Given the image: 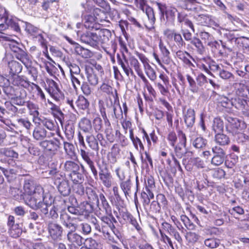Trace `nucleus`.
I'll return each mask as SVG.
<instances>
[{"label": "nucleus", "mask_w": 249, "mask_h": 249, "mask_svg": "<svg viewBox=\"0 0 249 249\" xmlns=\"http://www.w3.org/2000/svg\"><path fill=\"white\" fill-rule=\"evenodd\" d=\"M184 122L188 127L192 126L195 121V113L193 109L189 108L184 112Z\"/></svg>", "instance_id": "nucleus-22"}, {"label": "nucleus", "mask_w": 249, "mask_h": 249, "mask_svg": "<svg viewBox=\"0 0 249 249\" xmlns=\"http://www.w3.org/2000/svg\"><path fill=\"white\" fill-rule=\"evenodd\" d=\"M157 202L159 203L160 205L162 207L163 209H167L168 201L165 196L163 194H160L157 196Z\"/></svg>", "instance_id": "nucleus-62"}, {"label": "nucleus", "mask_w": 249, "mask_h": 249, "mask_svg": "<svg viewBox=\"0 0 249 249\" xmlns=\"http://www.w3.org/2000/svg\"><path fill=\"white\" fill-rule=\"evenodd\" d=\"M226 119L228 122L226 128L232 133H236L238 130H241L244 126V123L236 118L228 116Z\"/></svg>", "instance_id": "nucleus-14"}, {"label": "nucleus", "mask_w": 249, "mask_h": 249, "mask_svg": "<svg viewBox=\"0 0 249 249\" xmlns=\"http://www.w3.org/2000/svg\"><path fill=\"white\" fill-rule=\"evenodd\" d=\"M110 231H111L108 227H107L106 225H102V232L104 234L105 239L107 241L108 243H114L115 240L114 237L111 235Z\"/></svg>", "instance_id": "nucleus-46"}, {"label": "nucleus", "mask_w": 249, "mask_h": 249, "mask_svg": "<svg viewBox=\"0 0 249 249\" xmlns=\"http://www.w3.org/2000/svg\"><path fill=\"white\" fill-rule=\"evenodd\" d=\"M65 134L68 140H71L74 134V127L72 125H67L65 127Z\"/></svg>", "instance_id": "nucleus-63"}, {"label": "nucleus", "mask_w": 249, "mask_h": 249, "mask_svg": "<svg viewBox=\"0 0 249 249\" xmlns=\"http://www.w3.org/2000/svg\"><path fill=\"white\" fill-rule=\"evenodd\" d=\"M19 83L20 84V82ZM20 84H21V87H23L24 89H27L29 91H31L34 89H36L37 91V96L40 98L41 101L43 102L46 101V99L45 94L38 85L34 83H30L28 81H24L23 80L20 81Z\"/></svg>", "instance_id": "nucleus-13"}, {"label": "nucleus", "mask_w": 249, "mask_h": 249, "mask_svg": "<svg viewBox=\"0 0 249 249\" xmlns=\"http://www.w3.org/2000/svg\"><path fill=\"white\" fill-rule=\"evenodd\" d=\"M231 104L237 109L241 110L245 115L249 116V101L234 97L231 99Z\"/></svg>", "instance_id": "nucleus-9"}, {"label": "nucleus", "mask_w": 249, "mask_h": 249, "mask_svg": "<svg viewBox=\"0 0 249 249\" xmlns=\"http://www.w3.org/2000/svg\"><path fill=\"white\" fill-rule=\"evenodd\" d=\"M162 225L163 229L160 230L162 239L164 242L168 243L171 246V240L170 238L171 226L167 223H164Z\"/></svg>", "instance_id": "nucleus-19"}, {"label": "nucleus", "mask_w": 249, "mask_h": 249, "mask_svg": "<svg viewBox=\"0 0 249 249\" xmlns=\"http://www.w3.org/2000/svg\"><path fill=\"white\" fill-rule=\"evenodd\" d=\"M101 44L107 42L111 36V32L107 29H101L97 30Z\"/></svg>", "instance_id": "nucleus-28"}, {"label": "nucleus", "mask_w": 249, "mask_h": 249, "mask_svg": "<svg viewBox=\"0 0 249 249\" xmlns=\"http://www.w3.org/2000/svg\"><path fill=\"white\" fill-rule=\"evenodd\" d=\"M131 186L132 184L129 179L125 181H122L120 183V187L126 198L127 196H129L131 194Z\"/></svg>", "instance_id": "nucleus-37"}, {"label": "nucleus", "mask_w": 249, "mask_h": 249, "mask_svg": "<svg viewBox=\"0 0 249 249\" xmlns=\"http://www.w3.org/2000/svg\"><path fill=\"white\" fill-rule=\"evenodd\" d=\"M25 106L29 110V113L31 115L33 116L34 117H37L39 113L38 111V107L37 106L31 101H27Z\"/></svg>", "instance_id": "nucleus-43"}, {"label": "nucleus", "mask_w": 249, "mask_h": 249, "mask_svg": "<svg viewBox=\"0 0 249 249\" xmlns=\"http://www.w3.org/2000/svg\"><path fill=\"white\" fill-rule=\"evenodd\" d=\"M0 19H4L5 23L0 24V31H3L6 29L11 28L13 30L18 32L20 28L16 19L9 18L6 9L0 5Z\"/></svg>", "instance_id": "nucleus-4"}, {"label": "nucleus", "mask_w": 249, "mask_h": 249, "mask_svg": "<svg viewBox=\"0 0 249 249\" xmlns=\"http://www.w3.org/2000/svg\"><path fill=\"white\" fill-rule=\"evenodd\" d=\"M186 240L190 243L196 242L198 238V235L195 232H189L186 233L185 236Z\"/></svg>", "instance_id": "nucleus-64"}, {"label": "nucleus", "mask_w": 249, "mask_h": 249, "mask_svg": "<svg viewBox=\"0 0 249 249\" xmlns=\"http://www.w3.org/2000/svg\"><path fill=\"white\" fill-rule=\"evenodd\" d=\"M212 128L215 133L222 132L224 128V124L222 120L219 118H215L213 120Z\"/></svg>", "instance_id": "nucleus-39"}, {"label": "nucleus", "mask_w": 249, "mask_h": 249, "mask_svg": "<svg viewBox=\"0 0 249 249\" xmlns=\"http://www.w3.org/2000/svg\"><path fill=\"white\" fill-rule=\"evenodd\" d=\"M100 179L102 183L107 188H109L112 184V177L110 174L107 172H104L103 170H101L99 173Z\"/></svg>", "instance_id": "nucleus-23"}, {"label": "nucleus", "mask_w": 249, "mask_h": 249, "mask_svg": "<svg viewBox=\"0 0 249 249\" xmlns=\"http://www.w3.org/2000/svg\"><path fill=\"white\" fill-rule=\"evenodd\" d=\"M214 141L216 143L221 146L228 145L230 142L229 137L221 132L215 134Z\"/></svg>", "instance_id": "nucleus-27"}, {"label": "nucleus", "mask_w": 249, "mask_h": 249, "mask_svg": "<svg viewBox=\"0 0 249 249\" xmlns=\"http://www.w3.org/2000/svg\"><path fill=\"white\" fill-rule=\"evenodd\" d=\"M60 142L59 140L54 139L51 140H45L40 142V146L46 151L54 153L59 147Z\"/></svg>", "instance_id": "nucleus-15"}, {"label": "nucleus", "mask_w": 249, "mask_h": 249, "mask_svg": "<svg viewBox=\"0 0 249 249\" xmlns=\"http://www.w3.org/2000/svg\"><path fill=\"white\" fill-rule=\"evenodd\" d=\"M3 40L8 42L7 43L5 44V45L6 46V47H9V49L15 53H17L22 50L18 46L19 44L17 42L15 41L13 39L11 38V36H5L4 34L0 32V41Z\"/></svg>", "instance_id": "nucleus-16"}, {"label": "nucleus", "mask_w": 249, "mask_h": 249, "mask_svg": "<svg viewBox=\"0 0 249 249\" xmlns=\"http://www.w3.org/2000/svg\"><path fill=\"white\" fill-rule=\"evenodd\" d=\"M79 125L81 129L85 132H88L91 129V122L89 120L85 118L81 120Z\"/></svg>", "instance_id": "nucleus-44"}, {"label": "nucleus", "mask_w": 249, "mask_h": 249, "mask_svg": "<svg viewBox=\"0 0 249 249\" xmlns=\"http://www.w3.org/2000/svg\"><path fill=\"white\" fill-rule=\"evenodd\" d=\"M53 201V198L49 194H43L39 201L36 200V207L31 208L34 210L40 209L42 213L47 214L48 213V207Z\"/></svg>", "instance_id": "nucleus-6"}, {"label": "nucleus", "mask_w": 249, "mask_h": 249, "mask_svg": "<svg viewBox=\"0 0 249 249\" xmlns=\"http://www.w3.org/2000/svg\"><path fill=\"white\" fill-rule=\"evenodd\" d=\"M135 1L139 5L140 9L145 13L148 18V20L145 23V27L149 30L153 29L156 19L153 8L146 4V0H135Z\"/></svg>", "instance_id": "nucleus-5"}, {"label": "nucleus", "mask_w": 249, "mask_h": 249, "mask_svg": "<svg viewBox=\"0 0 249 249\" xmlns=\"http://www.w3.org/2000/svg\"><path fill=\"white\" fill-rule=\"evenodd\" d=\"M86 194L90 203L93 205H99V200L98 196L91 188H87Z\"/></svg>", "instance_id": "nucleus-35"}, {"label": "nucleus", "mask_w": 249, "mask_h": 249, "mask_svg": "<svg viewBox=\"0 0 249 249\" xmlns=\"http://www.w3.org/2000/svg\"><path fill=\"white\" fill-rule=\"evenodd\" d=\"M104 13L99 9L94 10L93 16L92 15H87L84 19V25L85 27L91 31H94L100 29L101 25L98 23L99 21H102L101 15H104Z\"/></svg>", "instance_id": "nucleus-2"}, {"label": "nucleus", "mask_w": 249, "mask_h": 249, "mask_svg": "<svg viewBox=\"0 0 249 249\" xmlns=\"http://www.w3.org/2000/svg\"><path fill=\"white\" fill-rule=\"evenodd\" d=\"M80 88L83 94L86 96L90 95L93 91V89L89 86V84L86 82H83Z\"/></svg>", "instance_id": "nucleus-59"}, {"label": "nucleus", "mask_w": 249, "mask_h": 249, "mask_svg": "<svg viewBox=\"0 0 249 249\" xmlns=\"http://www.w3.org/2000/svg\"><path fill=\"white\" fill-rule=\"evenodd\" d=\"M57 188L59 193L64 196H69L71 193V188L68 181L63 180L60 182Z\"/></svg>", "instance_id": "nucleus-30"}, {"label": "nucleus", "mask_w": 249, "mask_h": 249, "mask_svg": "<svg viewBox=\"0 0 249 249\" xmlns=\"http://www.w3.org/2000/svg\"><path fill=\"white\" fill-rule=\"evenodd\" d=\"M94 31H91L84 33L80 36V40L82 42L92 46V36L94 35Z\"/></svg>", "instance_id": "nucleus-38"}, {"label": "nucleus", "mask_w": 249, "mask_h": 249, "mask_svg": "<svg viewBox=\"0 0 249 249\" xmlns=\"http://www.w3.org/2000/svg\"><path fill=\"white\" fill-rule=\"evenodd\" d=\"M144 69L148 78L152 81L155 80L157 78L156 72L149 64L144 67Z\"/></svg>", "instance_id": "nucleus-53"}, {"label": "nucleus", "mask_w": 249, "mask_h": 249, "mask_svg": "<svg viewBox=\"0 0 249 249\" xmlns=\"http://www.w3.org/2000/svg\"><path fill=\"white\" fill-rule=\"evenodd\" d=\"M47 131L41 126H36L34 128L33 136L36 140H42L47 136Z\"/></svg>", "instance_id": "nucleus-26"}, {"label": "nucleus", "mask_w": 249, "mask_h": 249, "mask_svg": "<svg viewBox=\"0 0 249 249\" xmlns=\"http://www.w3.org/2000/svg\"><path fill=\"white\" fill-rule=\"evenodd\" d=\"M108 214V216H104L101 217V220L103 222V224L106 225L108 227L110 230L116 235L115 227L114 225V223H116L117 221L114 216L111 214V213Z\"/></svg>", "instance_id": "nucleus-21"}, {"label": "nucleus", "mask_w": 249, "mask_h": 249, "mask_svg": "<svg viewBox=\"0 0 249 249\" xmlns=\"http://www.w3.org/2000/svg\"><path fill=\"white\" fill-rule=\"evenodd\" d=\"M70 177L74 184L83 183L84 180L83 175L78 172L70 173Z\"/></svg>", "instance_id": "nucleus-50"}, {"label": "nucleus", "mask_w": 249, "mask_h": 249, "mask_svg": "<svg viewBox=\"0 0 249 249\" xmlns=\"http://www.w3.org/2000/svg\"><path fill=\"white\" fill-rule=\"evenodd\" d=\"M85 71L88 83L91 86H96L98 84L99 78L93 68L90 66L86 65L85 66Z\"/></svg>", "instance_id": "nucleus-17"}, {"label": "nucleus", "mask_w": 249, "mask_h": 249, "mask_svg": "<svg viewBox=\"0 0 249 249\" xmlns=\"http://www.w3.org/2000/svg\"><path fill=\"white\" fill-rule=\"evenodd\" d=\"M24 28L25 31L33 37H35L36 35H39V34L41 30L28 22H25Z\"/></svg>", "instance_id": "nucleus-32"}, {"label": "nucleus", "mask_w": 249, "mask_h": 249, "mask_svg": "<svg viewBox=\"0 0 249 249\" xmlns=\"http://www.w3.org/2000/svg\"><path fill=\"white\" fill-rule=\"evenodd\" d=\"M7 225L9 228L8 233L13 238L19 237L22 233V229L19 224H15V217L13 215H9L8 218Z\"/></svg>", "instance_id": "nucleus-7"}, {"label": "nucleus", "mask_w": 249, "mask_h": 249, "mask_svg": "<svg viewBox=\"0 0 249 249\" xmlns=\"http://www.w3.org/2000/svg\"><path fill=\"white\" fill-rule=\"evenodd\" d=\"M226 155H214L211 160V163L214 166H219L224 161Z\"/></svg>", "instance_id": "nucleus-55"}, {"label": "nucleus", "mask_w": 249, "mask_h": 249, "mask_svg": "<svg viewBox=\"0 0 249 249\" xmlns=\"http://www.w3.org/2000/svg\"><path fill=\"white\" fill-rule=\"evenodd\" d=\"M160 50L162 53V54L163 55V62L165 64H166L167 65H169L170 67V63L171 61L169 57V55L170 54V52L169 50L166 48V47L164 46H163L162 44L160 45Z\"/></svg>", "instance_id": "nucleus-49"}, {"label": "nucleus", "mask_w": 249, "mask_h": 249, "mask_svg": "<svg viewBox=\"0 0 249 249\" xmlns=\"http://www.w3.org/2000/svg\"><path fill=\"white\" fill-rule=\"evenodd\" d=\"M201 18L204 20V24L209 26H212L214 27H218L219 25L212 19L210 16L207 15H202L201 16Z\"/></svg>", "instance_id": "nucleus-56"}, {"label": "nucleus", "mask_w": 249, "mask_h": 249, "mask_svg": "<svg viewBox=\"0 0 249 249\" xmlns=\"http://www.w3.org/2000/svg\"><path fill=\"white\" fill-rule=\"evenodd\" d=\"M86 142L89 147L92 150L98 151L99 150V145L97 140L93 135H89L86 136Z\"/></svg>", "instance_id": "nucleus-36"}, {"label": "nucleus", "mask_w": 249, "mask_h": 249, "mask_svg": "<svg viewBox=\"0 0 249 249\" xmlns=\"http://www.w3.org/2000/svg\"><path fill=\"white\" fill-rule=\"evenodd\" d=\"M199 36L204 41V43L210 45L211 42L213 40V36L208 32L205 31H201L199 33Z\"/></svg>", "instance_id": "nucleus-52"}, {"label": "nucleus", "mask_w": 249, "mask_h": 249, "mask_svg": "<svg viewBox=\"0 0 249 249\" xmlns=\"http://www.w3.org/2000/svg\"><path fill=\"white\" fill-rule=\"evenodd\" d=\"M219 77L225 80H228L230 82L235 81V77L231 72L227 71L223 69H221L218 72Z\"/></svg>", "instance_id": "nucleus-42"}, {"label": "nucleus", "mask_w": 249, "mask_h": 249, "mask_svg": "<svg viewBox=\"0 0 249 249\" xmlns=\"http://www.w3.org/2000/svg\"><path fill=\"white\" fill-rule=\"evenodd\" d=\"M13 86L9 85L5 86L2 88L3 90L4 93L9 97H13L15 94L18 89V88L21 87V86H18L13 84Z\"/></svg>", "instance_id": "nucleus-41"}, {"label": "nucleus", "mask_w": 249, "mask_h": 249, "mask_svg": "<svg viewBox=\"0 0 249 249\" xmlns=\"http://www.w3.org/2000/svg\"><path fill=\"white\" fill-rule=\"evenodd\" d=\"M129 61L131 66L134 69L137 74L142 71L141 68L140 63L135 57L131 56L129 58Z\"/></svg>", "instance_id": "nucleus-54"}, {"label": "nucleus", "mask_w": 249, "mask_h": 249, "mask_svg": "<svg viewBox=\"0 0 249 249\" xmlns=\"http://www.w3.org/2000/svg\"><path fill=\"white\" fill-rule=\"evenodd\" d=\"M64 169L70 173L78 172L79 170V166L74 161L71 160L66 161L64 165Z\"/></svg>", "instance_id": "nucleus-31"}, {"label": "nucleus", "mask_w": 249, "mask_h": 249, "mask_svg": "<svg viewBox=\"0 0 249 249\" xmlns=\"http://www.w3.org/2000/svg\"><path fill=\"white\" fill-rule=\"evenodd\" d=\"M16 57L19 59L26 67L29 64V59L27 53L22 49L16 54Z\"/></svg>", "instance_id": "nucleus-51"}, {"label": "nucleus", "mask_w": 249, "mask_h": 249, "mask_svg": "<svg viewBox=\"0 0 249 249\" xmlns=\"http://www.w3.org/2000/svg\"><path fill=\"white\" fill-rule=\"evenodd\" d=\"M48 230L49 235L53 240L61 239L63 229L60 225L55 222H49Z\"/></svg>", "instance_id": "nucleus-10"}, {"label": "nucleus", "mask_w": 249, "mask_h": 249, "mask_svg": "<svg viewBox=\"0 0 249 249\" xmlns=\"http://www.w3.org/2000/svg\"><path fill=\"white\" fill-rule=\"evenodd\" d=\"M230 213L234 217H236L240 215H242L244 213L243 208L239 206L232 208L229 210Z\"/></svg>", "instance_id": "nucleus-58"}, {"label": "nucleus", "mask_w": 249, "mask_h": 249, "mask_svg": "<svg viewBox=\"0 0 249 249\" xmlns=\"http://www.w3.org/2000/svg\"><path fill=\"white\" fill-rule=\"evenodd\" d=\"M117 57L118 64L121 66L125 74L127 76H129L130 74L132 76H135L134 73L132 69L129 66L128 64V60L124 54H122V56H120L119 54H118Z\"/></svg>", "instance_id": "nucleus-18"}, {"label": "nucleus", "mask_w": 249, "mask_h": 249, "mask_svg": "<svg viewBox=\"0 0 249 249\" xmlns=\"http://www.w3.org/2000/svg\"><path fill=\"white\" fill-rule=\"evenodd\" d=\"M76 230H70L67 233V238L68 241V245L71 249H73L76 247L81 246L83 243V237L75 232Z\"/></svg>", "instance_id": "nucleus-8"}, {"label": "nucleus", "mask_w": 249, "mask_h": 249, "mask_svg": "<svg viewBox=\"0 0 249 249\" xmlns=\"http://www.w3.org/2000/svg\"><path fill=\"white\" fill-rule=\"evenodd\" d=\"M75 104L79 109L86 110L89 108V103L84 96L80 95L75 102Z\"/></svg>", "instance_id": "nucleus-34"}, {"label": "nucleus", "mask_w": 249, "mask_h": 249, "mask_svg": "<svg viewBox=\"0 0 249 249\" xmlns=\"http://www.w3.org/2000/svg\"><path fill=\"white\" fill-rule=\"evenodd\" d=\"M126 216L130 224L135 228L138 233L142 237L144 235L143 231L136 219L131 214L128 213L126 214Z\"/></svg>", "instance_id": "nucleus-29"}, {"label": "nucleus", "mask_w": 249, "mask_h": 249, "mask_svg": "<svg viewBox=\"0 0 249 249\" xmlns=\"http://www.w3.org/2000/svg\"><path fill=\"white\" fill-rule=\"evenodd\" d=\"M23 190L24 192L23 193L19 189H16L17 195L14 196V198L18 201L24 200L30 208H36V200L39 201L44 194L43 187L33 179H26L24 181Z\"/></svg>", "instance_id": "nucleus-1"}, {"label": "nucleus", "mask_w": 249, "mask_h": 249, "mask_svg": "<svg viewBox=\"0 0 249 249\" xmlns=\"http://www.w3.org/2000/svg\"><path fill=\"white\" fill-rule=\"evenodd\" d=\"M205 245L210 248H215L219 246V241L215 238H208L205 240Z\"/></svg>", "instance_id": "nucleus-61"}, {"label": "nucleus", "mask_w": 249, "mask_h": 249, "mask_svg": "<svg viewBox=\"0 0 249 249\" xmlns=\"http://www.w3.org/2000/svg\"><path fill=\"white\" fill-rule=\"evenodd\" d=\"M191 43L195 46L198 53L200 54H203L205 52V48L199 38L197 37H194L192 39Z\"/></svg>", "instance_id": "nucleus-45"}, {"label": "nucleus", "mask_w": 249, "mask_h": 249, "mask_svg": "<svg viewBox=\"0 0 249 249\" xmlns=\"http://www.w3.org/2000/svg\"><path fill=\"white\" fill-rule=\"evenodd\" d=\"M64 148L66 154L71 159H73L76 155L74 145L70 142H64Z\"/></svg>", "instance_id": "nucleus-40"}, {"label": "nucleus", "mask_w": 249, "mask_h": 249, "mask_svg": "<svg viewBox=\"0 0 249 249\" xmlns=\"http://www.w3.org/2000/svg\"><path fill=\"white\" fill-rule=\"evenodd\" d=\"M42 125L50 130H54L56 128V122L55 121L45 118L41 120Z\"/></svg>", "instance_id": "nucleus-48"}, {"label": "nucleus", "mask_w": 249, "mask_h": 249, "mask_svg": "<svg viewBox=\"0 0 249 249\" xmlns=\"http://www.w3.org/2000/svg\"><path fill=\"white\" fill-rule=\"evenodd\" d=\"M236 93L237 96L235 97H239L242 99L245 97L249 98V88L244 84L239 85Z\"/></svg>", "instance_id": "nucleus-33"}, {"label": "nucleus", "mask_w": 249, "mask_h": 249, "mask_svg": "<svg viewBox=\"0 0 249 249\" xmlns=\"http://www.w3.org/2000/svg\"><path fill=\"white\" fill-rule=\"evenodd\" d=\"M17 127L24 128L27 131L30 130L33 126V124L26 117H19L18 118L16 121V124L15 125Z\"/></svg>", "instance_id": "nucleus-25"}, {"label": "nucleus", "mask_w": 249, "mask_h": 249, "mask_svg": "<svg viewBox=\"0 0 249 249\" xmlns=\"http://www.w3.org/2000/svg\"><path fill=\"white\" fill-rule=\"evenodd\" d=\"M5 156L10 160H15L18 158V154L14 150L8 148H0V157Z\"/></svg>", "instance_id": "nucleus-24"}, {"label": "nucleus", "mask_w": 249, "mask_h": 249, "mask_svg": "<svg viewBox=\"0 0 249 249\" xmlns=\"http://www.w3.org/2000/svg\"><path fill=\"white\" fill-rule=\"evenodd\" d=\"M107 111L112 118L117 119H124L123 110L119 103L109 107Z\"/></svg>", "instance_id": "nucleus-20"}, {"label": "nucleus", "mask_w": 249, "mask_h": 249, "mask_svg": "<svg viewBox=\"0 0 249 249\" xmlns=\"http://www.w3.org/2000/svg\"><path fill=\"white\" fill-rule=\"evenodd\" d=\"M60 219L61 223L67 228L70 230H76L77 225L75 222L76 217H71L65 212L61 213Z\"/></svg>", "instance_id": "nucleus-12"}, {"label": "nucleus", "mask_w": 249, "mask_h": 249, "mask_svg": "<svg viewBox=\"0 0 249 249\" xmlns=\"http://www.w3.org/2000/svg\"><path fill=\"white\" fill-rule=\"evenodd\" d=\"M84 245L88 249H98L99 244L92 238H88L83 241Z\"/></svg>", "instance_id": "nucleus-47"}, {"label": "nucleus", "mask_w": 249, "mask_h": 249, "mask_svg": "<svg viewBox=\"0 0 249 249\" xmlns=\"http://www.w3.org/2000/svg\"><path fill=\"white\" fill-rule=\"evenodd\" d=\"M207 143V140L202 137H197L194 140L193 145L196 148H202L205 147Z\"/></svg>", "instance_id": "nucleus-57"}, {"label": "nucleus", "mask_w": 249, "mask_h": 249, "mask_svg": "<svg viewBox=\"0 0 249 249\" xmlns=\"http://www.w3.org/2000/svg\"><path fill=\"white\" fill-rule=\"evenodd\" d=\"M99 198L102 202L103 208L105 210L106 213L107 214H109L111 212V208L105 196L103 194H101L99 195Z\"/></svg>", "instance_id": "nucleus-60"}, {"label": "nucleus", "mask_w": 249, "mask_h": 249, "mask_svg": "<svg viewBox=\"0 0 249 249\" xmlns=\"http://www.w3.org/2000/svg\"><path fill=\"white\" fill-rule=\"evenodd\" d=\"M8 66L10 69L9 73L11 75V82L15 86H21L20 81H28L26 78L18 75L22 69V65L17 61H12L9 62Z\"/></svg>", "instance_id": "nucleus-3"}, {"label": "nucleus", "mask_w": 249, "mask_h": 249, "mask_svg": "<svg viewBox=\"0 0 249 249\" xmlns=\"http://www.w3.org/2000/svg\"><path fill=\"white\" fill-rule=\"evenodd\" d=\"M46 83L48 86L45 85V89L50 96L55 100H59L60 90L58 88L57 83L52 79H47Z\"/></svg>", "instance_id": "nucleus-11"}]
</instances>
